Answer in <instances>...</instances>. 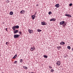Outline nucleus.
I'll return each instance as SVG.
<instances>
[{
	"mask_svg": "<svg viewBox=\"0 0 73 73\" xmlns=\"http://www.w3.org/2000/svg\"><path fill=\"white\" fill-rule=\"evenodd\" d=\"M14 34H15V33H17L19 32V30H16L15 31H14Z\"/></svg>",
	"mask_w": 73,
	"mask_h": 73,
	"instance_id": "8",
	"label": "nucleus"
},
{
	"mask_svg": "<svg viewBox=\"0 0 73 73\" xmlns=\"http://www.w3.org/2000/svg\"><path fill=\"white\" fill-rule=\"evenodd\" d=\"M36 16L34 15V18H36Z\"/></svg>",
	"mask_w": 73,
	"mask_h": 73,
	"instance_id": "33",
	"label": "nucleus"
},
{
	"mask_svg": "<svg viewBox=\"0 0 73 73\" xmlns=\"http://www.w3.org/2000/svg\"><path fill=\"white\" fill-rule=\"evenodd\" d=\"M41 24L42 25H46L47 23L44 22H41Z\"/></svg>",
	"mask_w": 73,
	"mask_h": 73,
	"instance_id": "2",
	"label": "nucleus"
},
{
	"mask_svg": "<svg viewBox=\"0 0 73 73\" xmlns=\"http://www.w3.org/2000/svg\"><path fill=\"white\" fill-rule=\"evenodd\" d=\"M55 6L56 8H58L59 7H60V5L58 4H57L56 5H55Z\"/></svg>",
	"mask_w": 73,
	"mask_h": 73,
	"instance_id": "9",
	"label": "nucleus"
},
{
	"mask_svg": "<svg viewBox=\"0 0 73 73\" xmlns=\"http://www.w3.org/2000/svg\"><path fill=\"white\" fill-rule=\"evenodd\" d=\"M19 33L20 34V35H21V32L20 31L19 32Z\"/></svg>",
	"mask_w": 73,
	"mask_h": 73,
	"instance_id": "28",
	"label": "nucleus"
},
{
	"mask_svg": "<svg viewBox=\"0 0 73 73\" xmlns=\"http://www.w3.org/2000/svg\"><path fill=\"white\" fill-rule=\"evenodd\" d=\"M6 45H8V42H6Z\"/></svg>",
	"mask_w": 73,
	"mask_h": 73,
	"instance_id": "31",
	"label": "nucleus"
},
{
	"mask_svg": "<svg viewBox=\"0 0 73 73\" xmlns=\"http://www.w3.org/2000/svg\"><path fill=\"white\" fill-rule=\"evenodd\" d=\"M56 20V19L55 18H52L50 19V21H54Z\"/></svg>",
	"mask_w": 73,
	"mask_h": 73,
	"instance_id": "5",
	"label": "nucleus"
},
{
	"mask_svg": "<svg viewBox=\"0 0 73 73\" xmlns=\"http://www.w3.org/2000/svg\"><path fill=\"white\" fill-rule=\"evenodd\" d=\"M35 48L34 49H33V48L32 47L31 48V51H33V50H35Z\"/></svg>",
	"mask_w": 73,
	"mask_h": 73,
	"instance_id": "16",
	"label": "nucleus"
},
{
	"mask_svg": "<svg viewBox=\"0 0 73 73\" xmlns=\"http://www.w3.org/2000/svg\"><path fill=\"white\" fill-rule=\"evenodd\" d=\"M17 61H15L14 64H17Z\"/></svg>",
	"mask_w": 73,
	"mask_h": 73,
	"instance_id": "24",
	"label": "nucleus"
},
{
	"mask_svg": "<svg viewBox=\"0 0 73 73\" xmlns=\"http://www.w3.org/2000/svg\"><path fill=\"white\" fill-rule=\"evenodd\" d=\"M9 1H7V3H9Z\"/></svg>",
	"mask_w": 73,
	"mask_h": 73,
	"instance_id": "29",
	"label": "nucleus"
},
{
	"mask_svg": "<svg viewBox=\"0 0 73 73\" xmlns=\"http://www.w3.org/2000/svg\"><path fill=\"white\" fill-rule=\"evenodd\" d=\"M65 23V21H63L62 22H60V25H62V24H64Z\"/></svg>",
	"mask_w": 73,
	"mask_h": 73,
	"instance_id": "3",
	"label": "nucleus"
},
{
	"mask_svg": "<svg viewBox=\"0 0 73 73\" xmlns=\"http://www.w3.org/2000/svg\"><path fill=\"white\" fill-rule=\"evenodd\" d=\"M56 64L57 65H58V66H59V65H60V62L59 61H58L57 62Z\"/></svg>",
	"mask_w": 73,
	"mask_h": 73,
	"instance_id": "6",
	"label": "nucleus"
},
{
	"mask_svg": "<svg viewBox=\"0 0 73 73\" xmlns=\"http://www.w3.org/2000/svg\"><path fill=\"white\" fill-rule=\"evenodd\" d=\"M35 15H32V16H31V17H32V19L33 20H34V19H35Z\"/></svg>",
	"mask_w": 73,
	"mask_h": 73,
	"instance_id": "10",
	"label": "nucleus"
},
{
	"mask_svg": "<svg viewBox=\"0 0 73 73\" xmlns=\"http://www.w3.org/2000/svg\"><path fill=\"white\" fill-rule=\"evenodd\" d=\"M23 68L25 69H28V68L27 67L23 66Z\"/></svg>",
	"mask_w": 73,
	"mask_h": 73,
	"instance_id": "20",
	"label": "nucleus"
},
{
	"mask_svg": "<svg viewBox=\"0 0 73 73\" xmlns=\"http://www.w3.org/2000/svg\"><path fill=\"white\" fill-rule=\"evenodd\" d=\"M49 68L50 69H52V67H50V66H49Z\"/></svg>",
	"mask_w": 73,
	"mask_h": 73,
	"instance_id": "30",
	"label": "nucleus"
},
{
	"mask_svg": "<svg viewBox=\"0 0 73 73\" xmlns=\"http://www.w3.org/2000/svg\"><path fill=\"white\" fill-rule=\"evenodd\" d=\"M54 70H53V69H52L51 70V72H53V71H54Z\"/></svg>",
	"mask_w": 73,
	"mask_h": 73,
	"instance_id": "23",
	"label": "nucleus"
},
{
	"mask_svg": "<svg viewBox=\"0 0 73 73\" xmlns=\"http://www.w3.org/2000/svg\"><path fill=\"white\" fill-rule=\"evenodd\" d=\"M68 49H71V47L70 46H68L67 47Z\"/></svg>",
	"mask_w": 73,
	"mask_h": 73,
	"instance_id": "19",
	"label": "nucleus"
},
{
	"mask_svg": "<svg viewBox=\"0 0 73 73\" xmlns=\"http://www.w3.org/2000/svg\"><path fill=\"white\" fill-rule=\"evenodd\" d=\"M64 25H65V26L66 25V23H65V24H64Z\"/></svg>",
	"mask_w": 73,
	"mask_h": 73,
	"instance_id": "34",
	"label": "nucleus"
},
{
	"mask_svg": "<svg viewBox=\"0 0 73 73\" xmlns=\"http://www.w3.org/2000/svg\"><path fill=\"white\" fill-rule=\"evenodd\" d=\"M15 28H17V29H18V28H19V26L18 25L15 26Z\"/></svg>",
	"mask_w": 73,
	"mask_h": 73,
	"instance_id": "15",
	"label": "nucleus"
},
{
	"mask_svg": "<svg viewBox=\"0 0 73 73\" xmlns=\"http://www.w3.org/2000/svg\"><path fill=\"white\" fill-rule=\"evenodd\" d=\"M9 14H10V15H13V12H12V11H11L9 13Z\"/></svg>",
	"mask_w": 73,
	"mask_h": 73,
	"instance_id": "13",
	"label": "nucleus"
},
{
	"mask_svg": "<svg viewBox=\"0 0 73 73\" xmlns=\"http://www.w3.org/2000/svg\"><path fill=\"white\" fill-rule=\"evenodd\" d=\"M43 57L44 58H48V56L46 55H44V56H43Z\"/></svg>",
	"mask_w": 73,
	"mask_h": 73,
	"instance_id": "17",
	"label": "nucleus"
},
{
	"mask_svg": "<svg viewBox=\"0 0 73 73\" xmlns=\"http://www.w3.org/2000/svg\"><path fill=\"white\" fill-rule=\"evenodd\" d=\"M20 36L19 35H14V37L15 38H17L19 37Z\"/></svg>",
	"mask_w": 73,
	"mask_h": 73,
	"instance_id": "1",
	"label": "nucleus"
},
{
	"mask_svg": "<svg viewBox=\"0 0 73 73\" xmlns=\"http://www.w3.org/2000/svg\"><path fill=\"white\" fill-rule=\"evenodd\" d=\"M28 31L30 33H32V32H33V31H32V30H31L29 29Z\"/></svg>",
	"mask_w": 73,
	"mask_h": 73,
	"instance_id": "7",
	"label": "nucleus"
},
{
	"mask_svg": "<svg viewBox=\"0 0 73 73\" xmlns=\"http://www.w3.org/2000/svg\"><path fill=\"white\" fill-rule=\"evenodd\" d=\"M23 61V59H21L20 60V62H21H21H22V61Z\"/></svg>",
	"mask_w": 73,
	"mask_h": 73,
	"instance_id": "27",
	"label": "nucleus"
},
{
	"mask_svg": "<svg viewBox=\"0 0 73 73\" xmlns=\"http://www.w3.org/2000/svg\"><path fill=\"white\" fill-rule=\"evenodd\" d=\"M38 4H37L36 5V6H38Z\"/></svg>",
	"mask_w": 73,
	"mask_h": 73,
	"instance_id": "36",
	"label": "nucleus"
},
{
	"mask_svg": "<svg viewBox=\"0 0 73 73\" xmlns=\"http://www.w3.org/2000/svg\"><path fill=\"white\" fill-rule=\"evenodd\" d=\"M1 55H0V56Z\"/></svg>",
	"mask_w": 73,
	"mask_h": 73,
	"instance_id": "37",
	"label": "nucleus"
},
{
	"mask_svg": "<svg viewBox=\"0 0 73 73\" xmlns=\"http://www.w3.org/2000/svg\"><path fill=\"white\" fill-rule=\"evenodd\" d=\"M52 13L51 11H50L48 13L49 15H50Z\"/></svg>",
	"mask_w": 73,
	"mask_h": 73,
	"instance_id": "22",
	"label": "nucleus"
},
{
	"mask_svg": "<svg viewBox=\"0 0 73 73\" xmlns=\"http://www.w3.org/2000/svg\"><path fill=\"white\" fill-rule=\"evenodd\" d=\"M65 16H67L68 17H72V16L69 14H65Z\"/></svg>",
	"mask_w": 73,
	"mask_h": 73,
	"instance_id": "4",
	"label": "nucleus"
},
{
	"mask_svg": "<svg viewBox=\"0 0 73 73\" xmlns=\"http://www.w3.org/2000/svg\"><path fill=\"white\" fill-rule=\"evenodd\" d=\"M72 3H70V4H69V6L70 7H71V6H72Z\"/></svg>",
	"mask_w": 73,
	"mask_h": 73,
	"instance_id": "26",
	"label": "nucleus"
},
{
	"mask_svg": "<svg viewBox=\"0 0 73 73\" xmlns=\"http://www.w3.org/2000/svg\"><path fill=\"white\" fill-rule=\"evenodd\" d=\"M17 57V55L16 54L13 58V59L14 58H16Z\"/></svg>",
	"mask_w": 73,
	"mask_h": 73,
	"instance_id": "14",
	"label": "nucleus"
},
{
	"mask_svg": "<svg viewBox=\"0 0 73 73\" xmlns=\"http://www.w3.org/2000/svg\"><path fill=\"white\" fill-rule=\"evenodd\" d=\"M61 48V47L60 46L57 47V48H58H58H59V49H60Z\"/></svg>",
	"mask_w": 73,
	"mask_h": 73,
	"instance_id": "25",
	"label": "nucleus"
},
{
	"mask_svg": "<svg viewBox=\"0 0 73 73\" xmlns=\"http://www.w3.org/2000/svg\"><path fill=\"white\" fill-rule=\"evenodd\" d=\"M7 28H6V31H8V30H7Z\"/></svg>",
	"mask_w": 73,
	"mask_h": 73,
	"instance_id": "32",
	"label": "nucleus"
},
{
	"mask_svg": "<svg viewBox=\"0 0 73 73\" xmlns=\"http://www.w3.org/2000/svg\"><path fill=\"white\" fill-rule=\"evenodd\" d=\"M60 44H61V45H64V44H65V42H61L60 43Z\"/></svg>",
	"mask_w": 73,
	"mask_h": 73,
	"instance_id": "12",
	"label": "nucleus"
},
{
	"mask_svg": "<svg viewBox=\"0 0 73 73\" xmlns=\"http://www.w3.org/2000/svg\"><path fill=\"white\" fill-rule=\"evenodd\" d=\"M63 25L64 27H65V25Z\"/></svg>",
	"mask_w": 73,
	"mask_h": 73,
	"instance_id": "35",
	"label": "nucleus"
},
{
	"mask_svg": "<svg viewBox=\"0 0 73 73\" xmlns=\"http://www.w3.org/2000/svg\"><path fill=\"white\" fill-rule=\"evenodd\" d=\"M12 29L13 30V31H15V29H16V27L15 26H13V27L12 28Z\"/></svg>",
	"mask_w": 73,
	"mask_h": 73,
	"instance_id": "11",
	"label": "nucleus"
},
{
	"mask_svg": "<svg viewBox=\"0 0 73 73\" xmlns=\"http://www.w3.org/2000/svg\"><path fill=\"white\" fill-rule=\"evenodd\" d=\"M37 31H38V32H41L42 31L41 30L38 29V30H37Z\"/></svg>",
	"mask_w": 73,
	"mask_h": 73,
	"instance_id": "18",
	"label": "nucleus"
},
{
	"mask_svg": "<svg viewBox=\"0 0 73 73\" xmlns=\"http://www.w3.org/2000/svg\"><path fill=\"white\" fill-rule=\"evenodd\" d=\"M21 13H24V10H22L21 12Z\"/></svg>",
	"mask_w": 73,
	"mask_h": 73,
	"instance_id": "21",
	"label": "nucleus"
}]
</instances>
